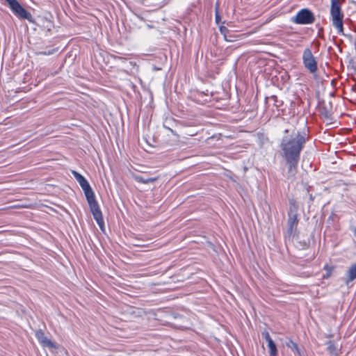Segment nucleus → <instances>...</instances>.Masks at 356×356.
<instances>
[{
    "label": "nucleus",
    "instance_id": "f257e3e1",
    "mask_svg": "<svg viewBox=\"0 0 356 356\" xmlns=\"http://www.w3.org/2000/svg\"><path fill=\"white\" fill-rule=\"evenodd\" d=\"M305 142V134H301L298 131L293 132L291 136H285L282 140L281 149L289 164V172L292 175L296 172L300 154Z\"/></svg>",
    "mask_w": 356,
    "mask_h": 356
},
{
    "label": "nucleus",
    "instance_id": "f03ea898",
    "mask_svg": "<svg viewBox=\"0 0 356 356\" xmlns=\"http://www.w3.org/2000/svg\"><path fill=\"white\" fill-rule=\"evenodd\" d=\"M330 15L333 26L338 33H343V15L341 11L340 4L338 0H331Z\"/></svg>",
    "mask_w": 356,
    "mask_h": 356
},
{
    "label": "nucleus",
    "instance_id": "7ed1b4c3",
    "mask_svg": "<svg viewBox=\"0 0 356 356\" xmlns=\"http://www.w3.org/2000/svg\"><path fill=\"white\" fill-rule=\"evenodd\" d=\"M86 197L94 219L96 220L101 229H102L104 226L103 216L94 193L86 196Z\"/></svg>",
    "mask_w": 356,
    "mask_h": 356
},
{
    "label": "nucleus",
    "instance_id": "20e7f679",
    "mask_svg": "<svg viewBox=\"0 0 356 356\" xmlns=\"http://www.w3.org/2000/svg\"><path fill=\"white\" fill-rule=\"evenodd\" d=\"M314 14L308 8L300 10L295 16L291 17V22L296 24L307 25L315 22Z\"/></svg>",
    "mask_w": 356,
    "mask_h": 356
},
{
    "label": "nucleus",
    "instance_id": "39448f33",
    "mask_svg": "<svg viewBox=\"0 0 356 356\" xmlns=\"http://www.w3.org/2000/svg\"><path fill=\"white\" fill-rule=\"evenodd\" d=\"M302 63L306 69L312 74L315 73L317 70V62L309 48H306L302 53Z\"/></svg>",
    "mask_w": 356,
    "mask_h": 356
},
{
    "label": "nucleus",
    "instance_id": "423d86ee",
    "mask_svg": "<svg viewBox=\"0 0 356 356\" xmlns=\"http://www.w3.org/2000/svg\"><path fill=\"white\" fill-rule=\"evenodd\" d=\"M12 12L17 17L31 21V15L17 0H5Z\"/></svg>",
    "mask_w": 356,
    "mask_h": 356
},
{
    "label": "nucleus",
    "instance_id": "0eeeda50",
    "mask_svg": "<svg viewBox=\"0 0 356 356\" xmlns=\"http://www.w3.org/2000/svg\"><path fill=\"white\" fill-rule=\"evenodd\" d=\"M72 175H74L76 180L79 184L80 186L83 189L84 194L86 196H88L92 193H93V191L92 190L88 181L86 180V179L81 175L80 173L77 172L76 171H72Z\"/></svg>",
    "mask_w": 356,
    "mask_h": 356
},
{
    "label": "nucleus",
    "instance_id": "6e6552de",
    "mask_svg": "<svg viewBox=\"0 0 356 356\" xmlns=\"http://www.w3.org/2000/svg\"><path fill=\"white\" fill-rule=\"evenodd\" d=\"M35 337L40 345L43 347H48L49 348H58L55 343L45 337L44 333L41 330H37L35 332Z\"/></svg>",
    "mask_w": 356,
    "mask_h": 356
},
{
    "label": "nucleus",
    "instance_id": "1a4fd4ad",
    "mask_svg": "<svg viewBox=\"0 0 356 356\" xmlns=\"http://www.w3.org/2000/svg\"><path fill=\"white\" fill-rule=\"evenodd\" d=\"M298 222V220L297 214L295 213H289V219L287 223L289 226L288 232L290 235H292L296 232Z\"/></svg>",
    "mask_w": 356,
    "mask_h": 356
},
{
    "label": "nucleus",
    "instance_id": "9d476101",
    "mask_svg": "<svg viewBox=\"0 0 356 356\" xmlns=\"http://www.w3.org/2000/svg\"><path fill=\"white\" fill-rule=\"evenodd\" d=\"M320 118L327 124H336L337 121L333 116V113H319Z\"/></svg>",
    "mask_w": 356,
    "mask_h": 356
},
{
    "label": "nucleus",
    "instance_id": "9b49d317",
    "mask_svg": "<svg viewBox=\"0 0 356 356\" xmlns=\"http://www.w3.org/2000/svg\"><path fill=\"white\" fill-rule=\"evenodd\" d=\"M268 343V347L269 348V354L270 356H277V349L276 347L275 343L273 341L267 342Z\"/></svg>",
    "mask_w": 356,
    "mask_h": 356
},
{
    "label": "nucleus",
    "instance_id": "f8f14e48",
    "mask_svg": "<svg viewBox=\"0 0 356 356\" xmlns=\"http://www.w3.org/2000/svg\"><path fill=\"white\" fill-rule=\"evenodd\" d=\"M347 275L350 281L356 278V264L350 267L347 272Z\"/></svg>",
    "mask_w": 356,
    "mask_h": 356
},
{
    "label": "nucleus",
    "instance_id": "ddd939ff",
    "mask_svg": "<svg viewBox=\"0 0 356 356\" xmlns=\"http://www.w3.org/2000/svg\"><path fill=\"white\" fill-rule=\"evenodd\" d=\"M156 178H147L145 179L141 176H136L135 180L138 182L143 183V184H149V183H153L156 181Z\"/></svg>",
    "mask_w": 356,
    "mask_h": 356
},
{
    "label": "nucleus",
    "instance_id": "4468645a",
    "mask_svg": "<svg viewBox=\"0 0 356 356\" xmlns=\"http://www.w3.org/2000/svg\"><path fill=\"white\" fill-rule=\"evenodd\" d=\"M220 31L221 34H222L224 35V38H225V40L229 41V42H232V40L229 39L227 37L226 34H227V33L229 32V31L227 29V27H225L224 26H220Z\"/></svg>",
    "mask_w": 356,
    "mask_h": 356
},
{
    "label": "nucleus",
    "instance_id": "2eb2a0df",
    "mask_svg": "<svg viewBox=\"0 0 356 356\" xmlns=\"http://www.w3.org/2000/svg\"><path fill=\"white\" fill-rule=\"evenodd\" d=\"M290 205H291V209H290L289 213H296V211H297L298 207L296 201L293 200H291L290 201Z\"/></svg>",
    "mask_w": 356,
    "mask_h": 356
},
{
    "label": "nucleus",
    "instance_id": "dca6fc26",
    "mask_svg": "<svg viewBox=\"0 0 356 356\" xmlns=\"http://www.w3.org/2000/svg\"><path fill=\"white\" fill-rule=\"evenodd\" d=\"M262 337L265 339V340L267 341V342H269V341H273V339H271L268 332L267 331H264L262 332Z\"/></svg>",
    "mask_w": 356,
    "mask_h": 356
},
{
    "label": "nucleus",
    "instance_id": "f3484780",
    "mask_svg": "<svg viewBox=\"0 0 356 356\" xmlns=\"http://www.w3.org/2000/svg\"><path fill=\"white\" fill-rule=\"evenodd\" d=\"M262 337L265 339V340L267 341V342H269V341H273V339H271L268 332L267 331H264L262 332Z\"/></svg>",
    "mask_w": 356,
    "mask_h": 356
},
{
    "label": "nucleus",
    "instance_id": "a211bd4d",
    "mask_svg": "<svg viewBox=\"0 0 356 356\" xmlns=\"http://www.w3.org/2000/svg\"><path fill=\"white\" fill-rule=\"evenodd\" d=\"M292 346H289L293 350H296L297 352H299V349L298 347V345L293 342H291Z\"/></svg>",
    "mask_w": 356,
    "mask_h": 356
},
{
    "label": "nucleus",
    "instance_id": "6ab92c4d",
    "mask_svg": "<svg viewBox=\"0 0 356 356\" xmlns=\"http://www.w3.org/2000/svg\"><path fill=\"white\" fill-rule=\"evenodd\" d=\"M220 19V16L216 13V21L217 24L219 23Z\"/></svg>",
    "mask_w": 356,
    "mask_h": 356
},
{
    "label": "nucleus",
    "instance_id": "aec40b11",
    "mask_svg": "<svg viewBox=\"0 0 356 356\" xmlns=\"http://www.w3.org/2000/svg\"><path fill=\"white\" fill-rule=\"evenodd\" d=\"M328 349H329V350H330V352H332V351H334V349H335V348H334V346H333V345H330V346H329Z\"/></svg>",
    "mask_w": 356,
    "mask_h": 356
},
{
    "label": "nucleus",
    "instance_id": "412c9836",
    "mask_svg": "<svg viewBox=\"0 0 356 356\" xmlns=\"http://www.w3.org/2000/svg\"><path fill=\"white\" fill-rule=\"evenodd\" d=\"M330 277V273L326 274V275H324V278H328Z\"/></svg>",
    "mask_w": 356,
    "mask_h": 356
},
{
    "label": "nucleus",
    "instance_id": "4be33fe9",
    "mask_svg": "<svg viewBox=\"0 0 356 356\" xmlns=\"http://www.w3.org/2000/svg\"><path fill=\"white\" fill-rule=\"evenodd\" d=\"M289 132V130L288 129H286L285 130V133H288Z\"/></svg>",
    "mask_w": 356,
    "mask_h": 356
}]
</instances>
